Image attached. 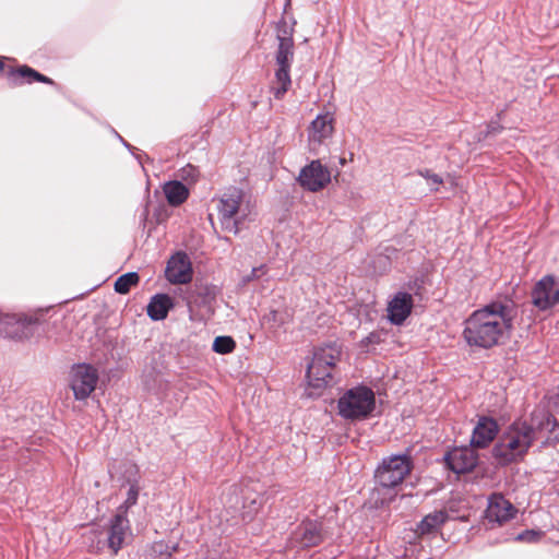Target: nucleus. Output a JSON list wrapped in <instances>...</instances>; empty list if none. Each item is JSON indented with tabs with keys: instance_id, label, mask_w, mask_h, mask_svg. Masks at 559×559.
<instances>
[{
	"instance_id": "nucleus-1",
	"label": "nucleus",
	"mask_w": 559,
	"mask_h": 559,
	"mask_svg": "<svg viewBox=\"0 0 559 559\" xmlns=\"http://www.w3.org/2000/svg\"><path fill=\"white\" fill-rule=\"evenodd\" d=\"M516 309L510 300L492 301L475 310L465 321L463 335L473 346L489 348L508 340Z\"/></svg>"
},
{
	"instance_id": "nucleus-2",
	"label": "nucleus",
	"mask_w": 559,
	"mask_h": 559,
	"mask_svg": "<svg viewBox=\"0 0 559 559\" xmlns=\"http://www.w3.org/2000/svg\"><path fill=\"white\" fill-rule=\"evenodd\" d=\"M534 440V430L523 421L510 425L492 449L493 457L499 464L507 465L522 459Z\"/></svg>"
},
{
	"instance_id": "nucleus-3",
	"label": "nucleus",
	"mask_w": 559,
	"mask_h": 559,
	"mask_svg": "<svg viewBox=\"0 0 559 559\" xmlns=\"http://www.w3.org/2000/svg\"><path fill=\"white\" fill-rule=\"evenodd\" d=\"M218 221L224 230L237 234L239 225L248 217L249 207L239 189H230L222 194L217 203Z\"/></svg>"
},
{
	"instance_id": "nucleus-4",
	"label": "nucleus",
	"mask_w": 559,
	"mask_h": 559,
	"mask_svg": "<svg viewBox=\"0 0 559 559\" xmlns=\"http://www.w3.org/2000/svg\"><path fill=\"white\" fill-rule=\"evenodd\" d=\"M340 356L341 350L336 345L318 348L307 369L308 384L314 389L325 388L332 380V369Z\"/></svg>"
},
{
	"instance_id": "nucleus-5",
	"label": "nucleus",
	"mask_w": 559,
	"mask_h": 559,
	"mask_svg": "<svg viewBox=\"0 0 559 559\" xmlns=\"http://www.w3.org/2000/svg\"><path fill=\"white\" fill-rule=\"evenodd\" d=\"M376 407V397L371 389L356 386L348 390L338 400V413L346 419H364Z\"/></svg>"
},
{
	"instance_id": "nucleus-6",
	"label": "nucleus",
	"mask_w": 559,
	"mask_h": 559,
	"mask_svg": "<svg viewBox=\"0 0 559 559\" xmlns=\"http://www.w3.org/2000/svg\"><path fill=\"white\" fill-rule=\"evenodd\" d=\"M411 468L412 463L407 455H392L382 461L376 472V477L382 487L391 488L400 485Z\"/></svg>"
},
{
	"instance_id": "nucleus-7",
	"label": "nucleus",
	"mask_w": 559,
	"mask_h": 559,
	"mask_svg": "<svg viewBox=\"0 0 559 559\" xmlns=\"http://www.w3.org/2000/svg\"><path fill=\"white\" fill-rule=\"evenodd\" d=\"M293 39L289 37H280L278 50L276 53V62L278 69L275 73L274 95L282 98L290 86L289 68L293 60Z\"/></svg>"
},
{
	"instance_id": "nucleus-8",
	"label": "nucleus",
	"mask_w": 559,
	"mask_h": 559,
	"mask_svg": "<svg viewBox=\"0 0 559 559\" xmlns=\"http://www.w3.org/2000/svg\"><path fill=\"white\" fill-rule=\"evenodd\" d=\"M98 382L97 370L86 364L76 365L72 368L70 385L76 400H85L95 390Z\"/></svg>"
},
{
	"instance_id": "nucleus-9",
	"label": "nucleus",
	"mask_w": 559,
	"mask_h": 559,
	"mask_svg": "<svg viewBox=\"0 0 559 559\" xmlns=\"http://www.w3.org/2000/svg\"><path fill=\"white\" fill-rule=\"evenodd\" d=\"M331 181V173L320 160H312L306 165L299 173L298 182L300 186L311 192L324 189Z\"/></svg>"
},
{
	"instance_id": "nucleus-10",
	"label": "nucleus",
	"mask_w": 559,
	"mask_h": 559,
	"mask_svg": "<svg viewBox=\"0 0 559 559\" xmlns=\"http://www.w3.org/2000/svg\"><path fill=\"white\" fill-rule=\"evenodd\" d=\"M131 537L132 533L126 514H116L110 520L106 530L105 544L111 552L116 555L131 539Z\"/></svg>"
},
{
	"instance_id": "nucleus-11",
	"label": "nucleus",
	"mask_w": 559,
	"mask_h": 559,
	"mask_svg": "<svg viewBox=\"0 0 559 559\" xmlns=\"http://www.w3.org/2000/svg\"><path fill=\"white\" fill-rule=\"evenodd\" d=\"M518 509L502 495L493 493L488 499L486 519L489 523L503 525L515 518Z\"/></svg>"
},
{
	"instance_id": "nucleus-12",
	"label": "nucleus",
	"mask_w": 559,
	"mask_h": 559,
	"mask_svg": "<svg viewBox=\"0 0 559 559\" xmlns=\"http://www.w3.org/2000/svg\"><path fill=\"white\" fill-rule=\"evenodd\" d=\"M166 278L171 284H187L192 280V266L186 253L178 252L168 261Z\"/></svg>"
},
{
	"instance_id": "nucleus-13",
	"label": "nucleus",
	"mask_w": 559,
	"mask_h": 559,
	"mask_svg": "<svg viewBox=\"0 0 559 559\" xmlns=\"http://www.w3.org/2000/svg\"><path fill=\"white\" fill-rule=\"evenodd\" d=\"M533 302L542 310L559 302V287L552 276H545L536 284L533 290Z\"/></svg>"
},
{
	"instance_id": "nucleus-14",
	"label": "nucleus",
	"mask_w": 559,
	"mask_h": 559,
	"mask_svg": "<svg viewBox=\"0 0 559 559\" xmlns=\"http://www.w3.org/2000/svg\"><path fill=\"white\" fill-rule=\"evenodd\" d=\"M477 460V453L468 447L455 448L445 456L448 466L456 474L471 472L476 466Z\"/></svg>"
},
{
	"instance_id": "nucleus-15",
	"label": "nucleus",
	"mask_w": 559,
	"mask_h": 559,
	"mask_svg": "<svg viewBox=\"0 0 559 559\" xmlns=\"http://www.w3.org/2000/svg\"><path fill=\"white\" fill-rule=\"evenodd\" d=\"M321 542V525L317 521H304L292 534V543L301 548L317 546Z\"/></svg>"
},
{
	"instance_id": "nucleus-16",
	"label": "nucleus",
	"mask_w": 559,
	"mask_h": 559,
	"mask_svg": "<svg viewBox=\"0 0 559 559\" xmlns=\"http://www.w3.org/2000/svg\"><path fill=\"white\" fill-rule=\"evenodd\" d=\"M412 309V295L406 292H399L388 304V319L391 323L400 325L408 318Z\"/></svg>"
},
{
	"instance_id": "nucleus-17",
	"label": "nucleus",
	"mask_w": 559,
	"mask_h": 559,
	"mask_svg": "<svg viewBox=\"0 0 559 559\" xmlns=\"http://www.w3.org/2000/svg\"><path fill=\"white\" fill-rule=\"evenodd\" d=\"M499 426L497 421L487 416L478 418L473 429L472 445L475 448H486L498 435Z\"/></svg>"
},
{
	"instance_id": "nucleus-18",
	"label": "nucleus",
	"mask_w": 559,
	"mask_h": 559,
	"mask_svg": "<svg viewBox=\"0 0 559 559\" xmlns=\"http://www.w3.org/2000/svg\"><path fill=\"white\" fill-rule=\"evenodd\" d=\"M333 116L330 112L319 115L312 122L309 129V142L314 148L320 145L324 140L330 138L333 133Z\"/></svg>"
},
{
	"instance_id": "nucleus-19",
	"label": "nucleus",
	"mask_w": 559,
	"mask_h": 559,
	"mask_svg": "<svg viewBox=\"0 0 559 559\" xmlns=\"http://www.w3.org/2000/svg\"><path fill=\"white\" fill-rule=\"evenodd\" d=\"M174 307V300L167 294L153 296L147 305V316L154 321L164 320Z\"/></svg>"
},
{
	"instance_id": "nucleus-20",
	"label": "nucleus",
	"mask_w": 559,
	"mask_h": 559,
	"mask_svg": "<svg viewBox=\"0 0 559 559\" xmlns=\"http://www.w3.org/2000/svg\"><path fill=\"white\" fill-rule=\"evenodd\" d=\"M164 193L169 204L179 205L186 201L189 191L180 181H169L164 186Z\"/></svg>"
},
{
	"instance_id": "nucleus-21",
	"label": "nucleus",
	"mask_w": 559,
	"mask_h": 559,
	"mask_svg": "<svg viewBox=\"0 0 559 559\" xmlns=\"http://www.w3.org/2000/svg\"><path fill=\"white\" fill-rule=\"evenodd\" d=\"M448 520L447 512L439 510L426 515L418 525V533L430 534L437 531Z\"/></svg>"
},
{
	"instance_id": "nucleus-22",
	"label": "nucleus",
	"mask_w": 559,
	"mask_h": 559,
	"mask_svg": "<svg viewBox=\"0 0 559 559\" xmlns=\"http://www.w3.org/2000/svg\"><path fill=\"white\" fill-rule=\"evenodd\" d=\"M139 282V275L135 272L126 273L119 276L115 282V290L119 294H127L132 286Z\"/></svg>"
},
{
	"instance_id": "nucleus-23",
	"label": "nucleus",
	"mask_w": 559,
	"mask_h": 559,
	"mask_svg": "<svg viewBox=\"0 0 559 559\" xmlns=\"http://www.w3.org/2000/svg\"><path fill=\"white\" fill-rule=\"evenodd\" d=\"M12 76L13 78H15V76L25 78L28 81L36 80V81H39L43 83H49V84L52 83V81L49 78L38 73L37 71H35L26 66L21 67L16 71L12 72Z\"/></svg>"
},
{
	"instance_id": "nucleus-24",
	"label": "nucleus",
	"mask_w": 559,
	"mask_h": 559,
	"mask_svg": "<svg viewBox=\"0 0 559 559\" xmlns=\"http://www.w3.org/2000/svg\"><path fill=\"white\" fill-rule=\"evenodd\" d=\"M236 347V343L230 336H217L213 342V350L217 354H229Z\"/></svg>"
},
{
	"instance_id": "nucleus-25",
	"label": "nucleus",
	"mask_w": 559,
	"mask_h": 559,
	"mask_svg": "<svg viewBox=\"0 0 559 559\" xmlns=\"http://www.w3.org/2000/svg\"><path fill=\"white\" fill-rule=\"evenodd\" d=\"M139 491H140V488L138 486L136 483H131L129 489H128V492H127V498L123 502V504L120 507V510L123 509V511H121L120 513H126V511L134 506L138 501V497H139Z\"/></svg>"
},
{
	"instance_id": "nucleus-26",
	"label": "nucleus",
	"mask_w": 559,
	"mask_h": 559,
	"mask_svg": "<svg viewBox=\"0 0 559 559\" xmlns=\"http://www.w3.org/2000/svg\"><path fill=\"white\" fill-rule=\"evenodd\" d=\"M267 273L266 265H260L257 267H253L248 275L242 276L241 283L246 285L247 283L258 280L262 276H264Z\"/></svg>"
},
{
	"instance_id": "nucleus-27",
	"label": "nucleus",
	"mask_w": 559,
	"mask_h": 559,
	"mask_svg": "<svg viewBox=\"0 0 559 559\" xmlns=\"http://www.w3.org/2000/svg\"><path fill=\"white\" fill-rule=\"evenodd\" d=\"M16 323L19 326H21L23 329V331L21 333H15L14 336L15 337H28L32 332L28 331L29 330V326L34 323V320L32 318H19L16 320Z\"/></svg>"
},
{
	"instance_id": "nucleus-28",
	"label": "nucleus",
	"mask_w": 559,
	"mask_h": 559,
	"mask_svg": "<svg viewBox=\"0 0 559 559\" xmlns=\"http://www.w3.org/2000/svg\"><path fill=\"white\" fill-rule=\"evenodd\" d=\"M420 175L427 180L428 186L431 190H438L439 186L443 182L441 177L437 174L427 171H420Z\"/></svg>"
},
{
	"instance_id": "nucleus-29",
	"label": "nucleus",
	"mask_w": 559,
	"mask_h": 559,
	"mask_svg": "<svg viewBox=\"0 0 559 559\" xmlns=\"http://www.w3.org/2000/svg\"><path fill=\"white\" fill-rule=\"evenodd\" d=\"M539 537L540 533L535 531H527L525 533L519 534L516 536V539L522 542H536L539 539Z\"/></svg>"
},
{
	"instance_id": "nucleus-30",
	"label": "nucleus",
	"mask_w": 559,
	"mask_h": 559,
	"mask_svg": "<svg viewBox=\"0 0 559 559\" xmlns=\"http://www.w3.org/2000/svg\"><path fill=\"white\" fill-rule=\"evenodd\" d=\"M126 473L128 474V481L131 483L134 479L135 475L138 474V468L134 464L128 463Z\"/></svg>"
},
{
	"instance_id": "nucleus-31",
	"label": "nucleus",
	"mask_w": 559,
	"mask_h": 559,
	"mask_svg": "<svg viewBox=\"0 0 559 559\" xmlns=\"http://www.w3.org/2000/svg\"><path fill=\"white\" fill-rule=\"evenodd\" d=\"M265 319L267 320V322H277V311L272 310L267 316H265Z\"/></svg>"
},
{
	"instance_id": "nucleus-32",
	"label": "nucleus",
	"mask_w": 559,
	"mask_h": 559,
	"mask_svg": "<svg viewBox=\"0 0 559 559\" xmlns=\"http://www.w3.org/2000/svg\"><path fill=\"white\" fill-rule=\"evenodd\" d=\"M2 69H3V63H2V61L0 60V71H2Z\"/></svg>"
},
{
	"instance_id": "nucleus-33",
	"label": "nucleus",
	"mask_w": 559,
	"mask_h": 559,
	"mask_svg": "<svg viewBox=\"0 0 559 559\" xmlns=\"http://www.w3.org/2000/svg\"><path fill=\"white\" fill-rule=\"evenodd\" d=\"M340 163H341V165H344V164H345V159H344V158H342V159L340 160Z\"/></svg>"
}]
</instances>
